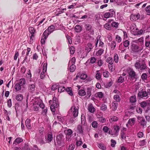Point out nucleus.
I'll return each mask as SVG.
<instances>
[{"mask_svg":"<svg viewBox=\"0 0 150 150\" xmlns=\"http://www.w3.org/2000/svg\"><path fill=\"white\" fill-rule=\"evenodd\" d=\"M59 106V104L58 100L56 98L54 97L53 98V104L50 106V109L53 112H54L56 108H57Z\"/></svg>","mask_w":150,"mask_h":150,"instance_id":"obj_1","label":"nucleus"},{"mask_svg":"<svg viewBox=\"0 0 150 150\" xmlns=\"http://www.w3.org/2000/svg\"><path fill=\"white\" fill-rule=\"evenodd\" d=\"M135 67L137 69H140L141 71H142L147 68V66L144 62L140 63L137 62L135 64Z\"/></svg>","mask_w":150,"mask_h":150,"instance_id":"obj_2","label":"nucleus"},{"mask_svg":"<svg viewBox=\"0 0 150 150\" xmlns=\"http://www.w3.org/2000/svg\"><path fill=\"white\" fill-rule=\"evenodd\" d=\"M66 141H69L71 140V137L73 133L72 130L70 129H68L66 130Z\"/></svg>","mask_w":150,"mask_h":150,"instance_id":"obj_3","label":"nucleus"},{"mask_svg":"<svg viewBox=\"0 0 150 150\" xmlns=\"http://www.w3.org/2000/svg\"><path fill=\"white\" fill-rule=\"evenodd\" d=\"M142 50V48L136 45H133L132 48V51L136 53L140 52Z\"/></svg>","mask_w":150,"mask_h":150,"instance_id":"obj_4","label":"nucleus"},{"mask_svg":"<svg viewBox=\"0 0 150 150\" xmlns=\"http://www.w3.org/2000/svg\"><path fill=\"white\" fill-rule=\"evenodd\" d=\"M115 14V11H112L111 10H110L109 12L105 13L104 14V18H108L110 17H112Z\"/></svg>","mask_w":150,"mask_h":150,"instance_id":"obj_5","label":"nucleus"},{"mask_svg":"<svg viewBox=\"0 0 150 150\" xmlns=\"http://www.w3.org/2000/svg\"><path fill=\"white\" fill-rule=\"evenodd\" d=\"M63 137V135L61 134H59L56 137V141L58 146L62 145L63 142H62L63 141L62 140V139Z\"/></svg>","mask_w":150,"mask_h":150,"instance_id":"obj_6","label":"nucleus"},{"mask_svg":"<svg viewBox=\"0 0 150 150\" xmlns=\"http://www.w3.org/2000/svg\"><path fill=\"white\" fill-rule=\"evenodd\" d=\"M129 76L131 79L135 78L136 76L135 72L132 69H130L128 71Z\"/></svg>","mask_w":150,"mask_h":150,"instance_id":"obj_7","label":"nucleus"},{"mask_svg":"<svg viewBox=\"0 0 150 150\" xmlns=\"http://www.w3.org/2000/svg\"><path fill=\"white\" fill-rule=\"evenodd\" d=\"M29 31L31 33V35L30 36V40L33 41L34 38V34L35 32V30L34 28L32 27H30L29 28Z\"/></svg>","mask_w":150,"mask_h":150,"instance_id":"obj_8","label":"nucleus"},{"mask_svg":"<svg viewBox=\"0 0 150 150\" xmlns=\"http://www.w3.org/2000/svg\"><path fill=\"white\" fill-rule=\"evenodd\" d=\"M138 121L140 125L143 127L146 125V122L144 118L142 117H138Z\"/></svg>","mask_w":150,"mask_h":150,"instance_id":"obj_9","label":"nucleus"},{"mask_svg":"<svg viewBox=\"0 0 150 150\" xmlns=\"http://www.w3.org/2000/svg\"><path fill=\"white\" fill-rule=\"evenodd\" d=\"M140 15L139 13L136 14H132L130 16V19L132 21H136L140 18Z\"/></svg>","mask_w":150,"mask_h":150,"instance_id":"obj_10","label":"nucleus"},{"mask_svg":"<svg viewBox=\"0 0 150 150\" xmlns=\"http://www.w3.org/2000/svg\"><path fill=\"white\" fill-rule=\"evenodd\" d=\"M71 110L73 111L72 113L74 117L78 116V109L76 108L75 107L73 106L71 108Z\"/></svg>","mask_w":150,"mask_h":150,"instance_id":"obj_11","label":"nucleus"},{"mask_svg":"<svg viewBox=\"0 0 150 150\" xmlns=\"http://www.w3.org/2000/svg\"><path fill=\"white\" fill-rule=\"evenodd\" d=\"M148 94L146 91H141L139 92L138 95V97H140V98H142L144 97H146L147 96Z\"/></svg>","mask_w":150,"mask_h":150,"instance_id":"obj_12","label":"nucleus"},{"mask_svg":"<svg viewBox=\"0 0 150 150\" xmlns=\"http://www.w3.org/2000/svg\"><path fill=\"white\" fill-rule=\"evenodd\" d=\"M35 83L30 84L29 85L28 89L29 91L31 92H33L35 90Z\"/></svg>","mask_w":150,"mask_h":150,"instance_id":"obj_13","label":"nucleus"},{"mask_svg":"<svg viewBox=\"0 0 150 150\" xmlns=\"http://www.w3.org/2000/svg\"><path fill=\"white\" fill-rule=\"evenodd\" d=\"M93 45L91 43H88L86 47V50L88 52H89L93 49Z\"/></svg>","mask_w":150,"mask_h":150,"instance_id":"obj_14","label":"nucleus"},{"mask_svg":"<svg viewBox=\"0 0 150 150\" xmlns=\"http://www.w3.org/2000/svg\"><path fill=\"white\" fill-rule=\"evenodd\" d=\"M44 139V136H42L39 137L37 139V141L40 144H42L45 143Z\"/></svg>","mask_w":150,"mask_h":150,"instance_id":"obj_15","label":"nucleus"},{"mask_svg":"<svg viewBox=\"0 0 150 150\" xmlns=\"http://www.w3.org/2000/svg\"><path fill=\"white\" fill-rule=\"evenodd\" d=\"M4 113L5 114V116H6V119L8 120L9 121L10 120V119L8 115L11 114V112H8L7 110L4 109Z\"/></svg>","mask_w":150,"mask_h":150,"instance_id":"obj_16","label":"nucleus"},{"mask_svg":"<svg viewBox=\"0 0 150 150\" xmlns=\"http://www.w3.org/2000/svg\"><path fill=\"white\" fill-rule=\"evenodd\" d=\"M88 109L90 112L93 113L95 111V108L91 104H89L88 105Z\"/></svg>","mask_w":150,"mask_h":150,"instance_id":"obj_17","label":"nucleus"},{"mask_svg":"<svg viewBox=\"0 0 150 150\" xmlns=\"http://www.w3.org/2000/svg\"><path fill=\"white\" fill-rule=\"evenodd\" d=\"M81 120L82 125L86 126V123L84 114H82L81 117Z\"/></svg>","mask_w":150,"mask_h":150,"instance_id":"obj_18","label":"nucleus"},{"mask_svg":"<svg viewBox=\"0 0 150 150\" xmlns=\"http://www.w3.org/2000/svg\"><path fill=\"white\" fill-rule=\"evenodd\" d=\"M25 125L26 127L29 129L31 128L30 120L27 119L25 122Z\"/></svg>","mask_w":150,"mask_h":150,"instance_id":"obj_19","label":"nucleus"},{"mask_svg":"<svg viewBox=\"0 0 150 150\" xmlns=\"http://www.w3.org/2000/svg\"><path fill=\"white\" fill-rule=\"evenodd\" d=\"M74 29L76 32L79 33L82 30V28L80 25H77L75 26Z\"/></svg>","mask_w":150,"mask_h":150,"instance_id":"obj_20","label":"nucleus"},{"mask_svg":"<svg viewBox=\"0 0 150 150\" xmlns=\"http://www.w3.org/2000/svg\"><path fill=\"white\" fill-rule=\"evenodd\" d=\"M55 27L54 26L51 25L49 26L47 30L50 33H51L55 30Z\"/></svg>","mask_w":150,"mask_h":150,"instance_id":"obj_21","label":"nucleus"},{"mask_svg":"<svg viewBox=\"0 0 150 150\" xmlns=\"http://www.w3.org/2000/svg\"><path fill=\"white\" fill-rule=\"evenodd\" d=\"M135 121V118H133L130 119L128 122V124L130 125H134Z\"/></svg>","mask_w":150,"mask_h":150,"instance_id":"obj_22","label":"nucleus"},{"mask_svg":"<svg viewBox=\"0 0 150 150\" xmlns=\"http://www.w3.org/2000/svg\"><path fill=\"white\" fill-rule=\"evenodd\" d=\"M16 100L18 101H21L23 99V96L21 94L17 95L16 96Z\"/></svg>","mask_w":150,"mask_h":150,"instance_id":"obj_23","label":"nucleus"},{"mask_svg":"<svg viewBox=\"0 0 150 150\" xmlns=\"http://www.w3.org/2000/svg\"><path fill=\"white\" fill-rule=\"evenodd\" d=\"M118 103L116 101H114L112 103V106L113 108L112 110L114 111L115 110H117L118 106Z\"/></svg>","mask_w":150,"mask_h":150,"instance_id":"obj_24","label":"nucleus"},{"mask_svg":"<svg viewBox=\"0 0 150 150\" xmlns=\"http://www.w3.org/2000/svg\"><path fill=\"white\" fill-rule=\"evenodd\" d=\"M65 90L67 93L70 96H72L73 95V93L71 87L67 88Z\"/></svg>","mask_w":150,"mask_h":150,"instance_id":"obj_25","label":"nucleus"},{"mask_svg":"<svg viewBox=\"0 0 150 150\" xmlns=\"http://www.w3.org/2000/svg\"><path fill=\"white\" fill-rule=\"evenodd\" d=\"M111 25L110 24H108V23H106L104 25V27L106 29L108 30H110L112 29Z\"/></svg>","mask_w":150,"mask_h":150,"instance_id":"obj_26","label":"nucleus"},{"mask_svg":"<svg viewBox=\"0 0 150 150\" xmlns=\"http://www.w3.org/2000/svg\"><path fill=\"white\" fill-rule=\"evenodd\" d=\"M77 129L79 133L81 134H83V129L82 126L81 125H78L77 127Z\"/></svg>","mask_w":150,"mask_h":150,"instance_id":"obj_27","label":"nucleus"},{"mask_svg":"<svg viewBox=\"0 0 150 150\" xmlns=\"http://www.w3.org/2000/svg\"><path fill=\"white\" fill-rule=\"evenodd\" d=\"M119 23L118 22L113 21L111 24V27L115 28L116 29L118 27Z\"/></svg>","mask_w":150,"mask_h":150,"instance_id":"obj_28","label":"nucleus"},{"mask_svg":"<svg viewBox=\"0 0 150 150\" xmlns=\"http://www.w3.org/2000/svg\"><path fill=\"white\" fill-rule=\"evenodd\" d=\"M21 84L19 83H16L15 86V88L16 91H18L21 90Z\"/></svg>","mask_w":150,"mask_h":150,"instance_id":"obj_29","label":"nucleus"},{"mask_svg":"<svg viewBox=\"0 0 150 150\" xmlns=\"http://www.w3.org/2000/svg\"><path fill=\"white\" fill-rule=\"evenodd\" d=\"M30 48L28 47L27 48V52H26V56L25 57V59H24V60L23 61V62L24 63L26 61V60L27 59V56H28L29 53V52H30Z\"/></svg>","mask_w":150,"mask_h":150,"instance_id":"obj_30","label":"nucleus"},{"mask_svg":"<svg viewBox=\"0 0 150 150\" xmlns=\"http://www.w3.org/2000/svg\"><path fill=\"white\" fill-rule=\"evenodd\" d=\"M106 62L109 64H113V59L111 57H108L107 58Z\"/></svg>","mask_w":150,"mask_h":150,"instance_id":"obj_31","label":"nucleus"},{"mask_svg":"<svg viewBox=\"0 0 150 150\" xmlns=\"http://www.w3.org/2000/svg\"><path fill=\"white\" fill-rule=\"evenodd\" d=\"M53 137L52 134H49L47 136V142L48 143L50 142L52 140Z\"/></svg>","mask_w":150,"mask_h":150,"instance_id":"obj_32","label":"nucleus"},{"mask_svg":"<svg viewBox=\"0 0 150 150\" xmlns=\"http://www.w3.org/2000/svg\"><path fill=\"white\" fill-rule=\"evenodd\" d=\"M91 88H87V90L86 93L87 94V96H88V98H89L91 95Z\"/></svg>","mask_w":150,"mask_h":150,"instance_id":"obj_33","label":"nucleus"},{"mask_svg":"<svg viewBox=\"0 0 150 150\" xmlns=\"http://www.w3.org/2000/svg\"><path fill=\"white\" fill-rule=\"evenodd\" d=\"M97 96L100 98H102L104 96L103 94L101 92H99L96 93V94Z\"/></svg>","mask_w":150,"mask_h":150,"instance_id":"obj_34","label":"nucleus"},{"mask_svg":"<svg viewBox=\"0 0 150 150\" xmlns=\"http://www.w3.org/2000/svg\"><path fill=\"white\" fill-rule=\"evenodd\" d=\"M130 101L132 103L136 102V97L135 96H131L130 98Z\"/></svg>","mask_w":150,"mask_h":150,"instance_id":"obj_35","label":"nucleus"},{"mask_svg":"<svg viewBox=\"0 0 150 150\" xmlns=\"http://www.w3.org/2000/svg\"><path fill=\"white\" fill-rule=\"evenodd\" d=\"M86 93L85 91L83 89H81L79 91V94L81 96H84L86 95Z\"/></svg>","mask_w":150,"mask_h":150,"instance_id":"obj_36","label":"nucleus"},{"mask_svg":"<svg viewBox=\"0 0 150 150\" xmlns=\"http://www.w3.org/2000/svg\"><path fill=\"white\" fill-rule=\"evenodd\" d=\"M129 41L127 40H126L123 42V45L125 47H128L129 45Z\"/></svg>","mask_w":150,"mask_h":150,"instance_id":"obj_37","label":"nucleus"},{"mask_svg":"<svg viewBox=\"0 0 150 150\" xmlns=\"http://www.w3.org/2000/svg\"><path fill=\"white\" fill-rule=\"evenodd\" d=\"M50 33L48 32L47 30V29L43 33L42 36L45 37V38H47Z\"/></svg>","mask_w":150,"mask_h":150,"instance_id":"obj_38","label":"nucleus"},{"mask_svg":"<svg viewBox=\"0 0 150 150\" xmlns=\"http://www.w3.org/2000/svg\"><path fill=\"white\" fill-rule=\"evenodd\" d=\"M114 99L116 100V101L120 102V96L117 95H115L114 96Z\"/></svg>","mask_w":150,"mask_h":150,"instance_id":"obj_39","label":"nucleus"},{"mask_svg":"<svg viewBox=\"0 0 150 150\" xmlns=\"http://www.w3.org/2000/svg\"><path fill=\"white\" fill-rule=\"evenodd\" d=\"M25 83V81L24 79H21L20 80V82L18 83L21 84V86L24 85Z\"/></svg>","mask_w":150,"mask_h":150,"instance_id":"obj_40","label":"nucleus"},{"mask_svg":"<svg viewBox=\"0 0 150 150\" xmlns=\"http://www.w3.org/2000/svg\"><path fill=\"white\" fill-rule=\"evenodd\" d=\"M104 52L103 50L102 49H100L98 50L97 52L96 53V55L97 56H100Z\"/></svg>","mask_w":150,"mask_h":150,"instance_id":"obj_41","label":"nucleus"},{"mask_svg":"<svg viewBox=\"0 0 150 150\" xmlns=\"http://www.w3.org/2000/svg\"><path fill=\"white\" fill-rule=\"evenodd\" d=\"M109 129L108 128V127L107 126H104L103 129V131L105 132V133H107L108 131H109V134H111L110 131L109 130Z\"/></svg>","mask_w":150,"mask_h":150,"instance_id":"obj_42","label":"nucleus"},{"mask_svg":"<svg viewBox=\"0 0 150 150\" xmlns=\"http://www.w3.org/2000/svg\"><path fill=\"white\" fill-rule=\"evenodd\" d=\"M66 89L63 86H61L58 88V91L60 93L64 91Z\"/></svg>","mask_w":150,"mask_h":150,"instance_id":"obj_43","label":"nucleus"},{"mask_svg":"<svg viewBox=\"0 0 150 150\" xmlns=\"http://www.w3.org/2000/svg\"><path fill=\"white\" fill-rule=\"evenodd\" d=\"M145 10L148 15H150V5L147 6L145 8Z\"/></svg>","mask_w":150,"mask_h":150,"instance_id":"obj_44","label":"nucleus"},{"mask_svg":"<svg viewBox=\"0 0 150 150\" xmlns=\"http://www.w3.org/2000/svg\"><path fill=\"white\" fill-rule=\"evenodd\" d=\"M76 67L74 64H71L70 67V71L71 72H73L75 70Z\"/></svg>","mask_w":150,"mask_h":150,"instance_id":"obj_45","label":"nucleus"},{"mask_svg":"<svg viewBox=\"0 0 150 150\" xmlns=\"http://www.w3.org/2000/svg\"><path fill=\"white\" fill-rule=\"evenodd\" d=\"M115 39L116 41L118 43L121 42L122 41V38L121 37L118 35H117L116 36Z\"/></svg>","mask_w":150,"mask_h":150,"instance_id":"obj_46","label":"nucleus"},{"mask_svg":"<svg viewBox=\"0 0 150 150\" xmlns=\"http://www.w3.org/2000/svg\"><path fill=\"white\" fill-rule=\"evenodd\" d=\"M23 141V139L20 138L18 137L16 139L15 142L17 144H19Z\"/></svg>","mask_w":150,"mask_h":150,"instance_id":"obj_47","label":"nucleus"},{"mask_svg":"<svg viewBox=\"0 0 150 150\" xmlns=\"http://www.w3.org/2000/svg\"><path fill=\"white\" fill-rule=\"evenodd\" d=\"M116 45V43L115 41H113L112 42L111 45V47L112 49L114 50L115 48Z\"/></svg>","mask_w":150,"mask_h":150,"instance_id":"obj_48","label":"nucleus"},{"mask_svg":"<svg viewBox=\"0 0 150 150\" xmlns=\"http://www.w3.org/2000/svg\"><path fill=\"white\" fill-rule=\"evenodd\" d=\"M47 62L44 63L43 65L42 69V71H43V72H46L47 69Z\"/></svg>","mask_w":150,"mask_h":150,"instance_id":"obj_49","label":"nucleus"},{"mask_svg":"<svg viewBox=\"0 0 150 150\" xmlns=\"http://www.w3.org/2000/svg\"><path fill=\"white\" fill-rule=\"evenodd\" d=\"M86 30L88 31H91L92 28V26L88 24L86 25Z\"/></svg>","mask_w":150,"mask_h":150,"instance_id":"obj_50","label":"nucleus"},{"mask_svg":"<svg viewBox=\"0 0 150 150\" xmlns=\"http://www.w3.org/2000/svg\"><path fill=\"white\" fill-rule=\"evenodd\" d=\"M70 51L71 54H73L75 52V48L74 46H71L70 48Z\"/></svg>","mask_w":150,"mask_h":150,"instance_id":"obj_51","label":"nucleus"},{"mask_svg":"<svg viewBox=\"0 0 150 150\" xmlns=\"http://www.w3.org/2000/svg\"><path fill=\"white\" fill-rule=\"evenodd\" d=\"M87 77L86 74H81L80 76V78L81 79H85Z\"/></svg>","mask_w":150,"mask_h":150,"instance_id":"obj_52","label":"nucleus"},{"mask_svg":"<svg viewBox=\"0 0 150 150\" xmlns=\"http://www.w3.org/2000/svg\"><path fill=\"white\" fill-rule=\"evenodd\" d=\"M75 147V146L74 144H71L69 146L67 150H73Z\"/></svg>","mask_w":150,"mask_h":150,"instance_id":"obj_53","label":"nucleus"},{"mask_svg":"<svg viewBox=\"0 0 150 150\" xmlns=\"http://www.w3.org/2000/svg\"><path fill=\"white\" fill-rule=\"evenodd\" d=\"M124 78L122 76H120L118 79V83H122L124 82Z\"/></svg>","mask_w":150,"mask_h":150,"instance_id":"obj_54","label":"nucleus"},{"mask_svg":"<svg viewBox=\"0 0 150 150\" xmlns=\"http://www.w3.org/2000/svg\"><path fill=\"white\" fill-rule=\"evenodd\" d=\"M141 106L142 108H144L147 106H148L146 102L144 101L141 103Z\"/></svg>","mask_w":150,"mask_h":150,"instance_id":"obj_55","label":"nucleus"},{"mask_svg":"<svg viewBox=\"0 0 150 150\" xmlns=\"http://www.w3.org/2000/svg\"><path fill=\"white\" fill-rule=\"evenodd\" d=\"M98 146L99 148L103 150H105L106 149L105 147L102 144L100 143L98 144Z\"/></svg>","mask_w":150,"mask_h":150,"instance_id":"obj_56","label":"nucleus"},{"mask_svg":"<svg viewBox=\"0 0 150 150\" xmlns=\"http://www.w3.org/2000/svg\"><path fill=\"white\" fill-rule=\"evenodd\" d=\"M92 125L94 128H97L98 126V124L96 121H93L92 123Z\"/></svg>","mask_w":150,"mask_h":150,"instance_id":"obj_57","label":"nucleus"},{"mask_svg":"<svg viewBox=\"0 0 150 150\" xmlns=\"http://www.w3.org/2000/svg\"><path fill=\"white\" fill-rule=\"evenodd\" d=\"M76 59L74 57H73L69 62V64H74L75 63Z\"/></svg>","mask_w":150,"mask_h":150,"instance_id":"obj_58","label":"nucleus"},{"mask_svg":"<svg viewBox=\"0 0 150 150\" xmlns=\"http://www.w3.org/2000/svg\"><path fill=\"white\" fill-rule=\"evenodd\" d=\"M114 128L115 132V134H116L119 132V127L118 126H115L114 127Z\"/></svg>","mask_w":150,"mask_h":150,"instance_id":"obj_59","label":"nucleus"},{"mask_svg":"<svg viewBox=\"0 0 150 150\" xmlns=\"http://www.w3.org/2000/svg\"><path fill=\"white\" fill-rule=\"evenodd\" d=\"M58 88H59V87L56 84H54V85H53L52 86L51 88V90H52L54 91L55 90L57 89V88L58 89Z\"/></svg>","mask_w":150,"mask_h":150,"instance_id":"obj_60","label":"nucleus"},{"mask_svg":"<svg viewBox=\"0 0 150 150\" xmlns=\"http://www.w3.org/2000/svg\"><path fill=\"white\" fill-rule=\"evenodd\" d=\"M107 108L106 105L105 104H102L101 107V110L103 111L105 110Z\"/></svg>","mask_w":150,"mask_h":150,"instance_id":"obj_61","label":"nucleus"},{"mask_svg":"<svg viewBox=\"0 0 150 150\" xmlns=\"http://www.w3.org/2000/svg\"><path fill=\"white\" fill-rule=\"evenodd\" d=\"M114 60L116 63L118 62V56L117 54H115L114 55Z\"/></svg>","mask_w":150,"mask_h":150,"instance_id":"obj_62","label":"nucleus"},{"mask_svg":"<svg viewBox=\"0 0 150 150\" xmlns=\"http://www.w3.org/2000/svg\"><path fill=\"white\" fill-rule=\"evenodd\" d=\"M96 59L94 57H92L91 58L90 62L92 64L96 62Z\"/></svg>","mask_w":150,"mask_h":150,"instance_id":"obj_63","label":"nucleus"},{"mask_svg":"<svg viewBox=\"0 0 150 150\" xmlns=\"http://www.w3.org/2000/svg\"><path fill=\"white\" fill-rule=\"evenodd\" d=\"M147 76L146 73L143 74L141 78L143 80H145L147 78Z\"/></svg>","mask_w":150,"mask_h":150,"instance_id":"obj_64","label":"nucleus"}]
</instances>
